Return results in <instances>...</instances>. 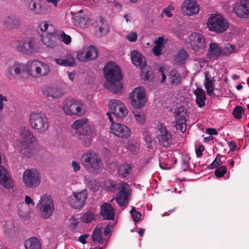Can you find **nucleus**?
Instances as JSON below:
<instances>
[{
  "label": "nucleus",
  "mask_w": 249,
  "mask_h": 249,
  "mask_svg": "<svg viewBox=\"0 0 249 249\" xmlns=\"http://www.w3.org/2000/svg\"><path fill=\"white\" fill-rule=\"evenodd\" d=\"M190 158L187 155H184L182 156L181 161V167L184 171H186L189 169L190 164L189 161Z\"/></svg>",
  "instance_id": "obj_45"
},
{
  "label": "nucleus",
  "mask_w": 249,
  "mask_h": 249,
  "mask_svg": "<svg viewBox=\"0 0 249 249\" xmlns=\"http://www.w3.org/2000/svg\"><path fill=\"white\" fill-rule=\"evenodd\" d=\"M21 141L20 145L17 137L12 135L10 137V142L18 149L21 155L25 158H32L36 153V146L37 140L30 130L26 127H22L19 130Z\"/></svg>",
  "instance_id": "obj_2"
},
{
  "label": "nucleus",
  "mask_w": 249,
  "mask_h": 249,
  "mask_svg": "<svg viewBox=\"0 0 249 249\" xmlns=\"http://www.w3.org/2000/svg\"><path fill=\"white\" fill-rule=\"evenodd\" d=\"M186 45L194 52H199L206 47L205 38L204 36L198 33L194 32L191 34L185 39Z\"/></svg>",
  "instance_id": "obj_11"
},
{
  "label": "nucleus",
  "mask_w": 249,
  "mask_h": 249,
  "mask_svg": "<svg viewBox=\"0 0 249 249\" xmlns=\"http://www.w3.org/2000/svg\"><path fill=\"white\" fill-rule=\"evenodd\" d=\"M96 130L93 125L86 124L85 126L82 128V132H79V135L92 137V138H93L96 135Z\"/></svg>",
  "instance_id": "obj_35"
},
{
  "label": "nucleus",
  "mask_w": 249,
  "mask_h": 249,
  "mask_svg": "<svg viewBox=\"0 0 249 249\" xmlns=\"http://www.w3.org/2000/svg\"><path fill=\"white\" fill-rule=\"evenodd\" d=\"M14 49L18 53L25 55H35L40 52L39 43L33 37L22 38L16 40Z\"/></svg>",
  "instance_id": "obj_5"
},
{
  "label": "nucleus",
  "mask_w": 249,
  "mask_h": 249,
  "mask_svg": "<svg viewBox=\"0 0 249 249\" xmlns=\"http://www.w3.org/2000/svg\"><path fill=\"white\" fill-rule=\"evenodd\" d=\"M0 184L9 189L13 187V182L10 175L5 167L0 165Z\"/></svg>",
  "instance_id": "obj_22"
},
{
  "label": "nucleus",
  "mask_w": 249,
  "mask_h": 249,
  "mask_svg": "<svg viewBox=\"0 0 249 249\" xmlns=\"http://www.w3.org/2000/svg\"><path fill=\"white\" fill-rule=\"evenodd\" d=\"M166 69V67H164V66L160 67L159 69V71L160 73L162 78L161 80V83H164L165 81V80L166 79V76L164 73V70Z\"/></svg>",
  "instance_id": "obj_61"
},
{
  "label": "nucleus",
  "mask_w": 249,
  "mask_h": 249,
  "mask_svg": "<svg viewBox=\"0 0 249 249\" xmlns=\"http://www.w3.org/2000/svg\"><path fill=\"white\" fill-rule=\"evenodd\" d=\"M171 154L167 155L165 152H162L159 158L160 166L162 169H170L174 162L173 159L171 158Z\"/></svg>",
  "instance_id": "obj_28"
},
{
  "label": "nucleus",
  "mask_w": 249,
  "mask_h": 249,
  "mask_svg": "<svg viewBox=\"0 0 249 249\" xmlns=\"http://www.w3.org/2000/svg\"><path fill=\"white\" fill-rule=\"evenodd\" d=\"M54 27L47 21H41L38 23L37 28V32L41 35H45L47 33L54 32Z\"/></svg>",
  "instance_id": "obj_31"
},
{
  "label": "nucleus",
  "mask_w": 249,
  "mask_h": 249,
  "mask_svg": "<svg viewBox=\"0 0 249 249\" xmlns=\"http://www.w3.org/2000/svg\"><path fill=\"white\" fill-rule=\"evenodd\" d=\"M130 213L131 214L132 218L135 222H138L140 220L141 216V213L136 211L134 207H132Z\"/></svg>",
  "instance_id": "obj_53"
},
{
  "label": "nucleus",
  "mask_w": 249,
  "mask_h": 249,
  "mask_svg": "<svg viewBox=\"0 0 249 249\" xmlns=\"http://www.w3.org/2000/svg\"><path fill=\"white\" fill-rule=\"evenodd\" d=\"M39 211V216L43 219H48L53 215L54 211V202L52 197L48 195L44 194L40 196L36 205Z\"/></svg>",
  "instance_id": "obj_8"
},
{
  "label": "nucleus",
  "mask_w": 249,
  "mask_h": 249,
  "mask_svg": "<svg viewBox=\"0 0 249 249\" xmlns=\"http://www.w3.org/2000/svg\"><path fill=\"white\" fill-rule=\"evenodd\" d=\"M18 75L26 74L29 77L37 78L45 77L49 74L51 68L49 65L38 59H32L26 63L15 62L12 66H8L5 72L6 77L9 79L14 77V74Z\"/></svg>",
  "instance_id": "obj_1"
},
{
  "label": "nucleus",
  "mask_w": 249,
  "mask_h": 249,
  "mask_svg": "<svg viewBox=\"0 0 249 249\" xmlns=\"http://www.w3.org/2000/svg\"><path fill=\"white\" fill-rule=\"evenodd\" d=\"M196 96V102L199 107H202L205 105L206 95L204 91L201 89L197 88L194 91Z\"/></svg>",
  "instance_id": "obj_36"
},
{
  "label": "nucleus",
  "mask_w": 249,
  "mask_h": 249,
  "mask_svg": "<svg viewBox=\"0 0 249 249\" xmlns=\"http://www.w3.org/2000/svg\"><path fill=\"white\" fill-rule=\"evenodd\" d=\"M140 68L142 69V79L145 81H152L154 78V73L151 69L146 65Z\"/></svg>",
  "instance_id": "obj_38"
},
{
  "label": "nucleus",
  "mask_w": 249,
  "mask_h": 249,
  "mask_svg": "<svg viewBox=\"0 0 249 249\" xmlns=\"http://www.w3.org/2000/svg\"><path fill=\"white\" fill-rule=\"evenodd\" d=\"M8 22H11L13 25L12 28H17L21 24L20 20L18 18L16 17L9 18Z\"/></svg>",
  "instance_id": "obj_54"
},
{
  "label": "nucleus",
  "mask_w": 249,
  "mask_h": 249,
  "mask_svg": "<svg viewBox=\"0 0 249 249\" xmlns=\"http://www.w3.org/2000/svg\"><path fill=\"white\" fill-rule=\"evenodd\" d=\"M176 118V126L178 129L184 133L185 132L187 127L186 113V111L183 107H179L174 112Z\"/></svg>",
  "instance_id": "obj_19"
},
{
  "label": "nucleus",
  "mask_w": 249,
  "mask_h": 249,
  "mask_svg": "<svg viewBox=\"0 0 249 249\" xmlns=\"http://www.w3.org/2000/svg\"><path fill=\"white\" fill-rule=\"evenodd\" d=\"M168 76L172 85H178L180 83L181 77L177 70L172 69L170 71Z\"/></svg>",
  "instance_id": "obj_39"
},
{
  "label": "nucleus",
  "mask_w": 249,
  "mask_h": 249,
  "mask_svg": "<svg viewBox=\"0 0 249 249\" xmlns=\"http://www.w3.org/2000/svg\"><path fill=\"white\" fill-rule=\"evenodd\" d=\"M244 113L245 109L241 106H236L233 110V116L237 119H241Z\"/></svg>",
  "instance_id": "obj_48"
},
{
  "label": "nucleus",
  "mask_w": 249,
  "mask_h": 249,
  "mask_svg": "<svg viewBox=\"0 0 249 249\" xmlns=\"http://www.w3.org/2000/svg\"><path fill=\"white\" fill-rule=\"evenodd\" d=\"M135 118L140 124H142L145 122V113L143 111L135 110L133 111Z\"/></svg>",
  "instance_id": "obj_42"
},
{
  "label": "nucleus",
  "mask_w": 249,
  "mask_h": 249,
  "mask_svg": "<svg viewBox=\"0 0 249 249\" xmlns=\"http://www.w3.org/2000/svg\"><path fill=\"white\" fill-rule=\"evenodd\" d=\"M87 198V191L83 190L80 192H73L68 198V202L71 207L79 209L85 206Z\"/></svg>",
  "instance_id": "obj_13"
},
{
  "label": "nucleus",
  "mask_w": 249,
  "mask_h": 249,
  "mask_svg": "<svg viewBox=\"0 0 249 249\" xmlns=\"http://www.w3.org/2000/svg\"><path fill=\"white\" fill-rule=\"evenodd\" d=\"M221 51L223 55L229 56L235 52V47L230 43H227L224 45Z\"/></svg>",
  "instance_id": "obj_46"
},
{
  "label": "nucleus",
  "mask_w": 249,
  "mask_h": 249,
  "mask_svg": "<svg viewBox=\"0 0 249 249\" xmlns=\"http://www.w3.org/2000/svg\"><path fill=\"white\" fill-rule=\"evenodd\" d=\"M126 38L130 42H135L137 40L138 35L136 32H131L127 35Z\"/></svg>",
  "instance_id": "obj_58"
},
{
  "label": "nucleus",
  "mask_w": 249,
  "mask_h": 249,
  "mask_svg": "<svg viewBox=\"0 0 249 249\" xmlns=\"http://www.w3.org/2000/svg\"><path fill=\"white\" fill-rule=\"evenodd\" d=\"M100 213L105 219L113 220L115 209L109 203H105L101 206Z\"/></svg>",
  "instance_id": "obj_27"
},
{
  "label": "nucleus",
  "mask_w": 249,
  "mask_h": 249,
  "mask_svg": "<svg viewBox=\"0 0 249 249\" xmlns=\"http://www.w3.org/2000/svg\"><path fill=\"white\" fill-rule=\"evenodd\" d=\"M119 190V192L116 198L117 202L121 206H125L130 195L129 186L126 183L122 182L120 184Z\"/></svg>",
  "instance_id": "obj_20"
},
{
  "label": "nucleus",
  "mask_w": 249,
  "mask_h": 249,
  "mask_svg": "<svg viewBox=\"0 0 249 249\" xmlns=\"http://www.w3.org/2000/svg\"><path fill=\"white\" fill-rule=\"evenodd\" d=\"M89 60L95 59L98 55V51L96 48L93 46L85 47Z\"/></svg>",
  "instance_id": "obj_40"
},
{
  "label": "nucleus",
  "mask_w": 249,
  "mask_h": 249,
  "mask_svg": "<svg viewBox=\"0 0 249 249\" xmlns=\"http://www.w3.org/2000/svg\"><path fill=\"white\" fill-rule=\"evenodd\" d=\"M61 40L66 44H69L71 42V38L69 35H66L64 32L60 34Z\"/></svg>",
  "instance_id": "obj_55"
},
{
  "label": "nucleus",
  "mask_w": 249,
  "mask_h": 249,
  "mask_svg": "<svg viewBox=\"0 0 249 249\" xmlns=\"http://www.w3.org/2000/svg\"><path fill=\"white\" fill-rule=\"evenodd\" d=\"M227 172L226 168L224 166H221L217 168L214 172L215 175L218 177H222Z\"/></svg>",
  "instance_id": "obj_52"
},
{
  "label": "nucleus",
  "mask_w": 249,
  "mask_h": 249,
  "mask_svg": "<svg viewBox=\"0 0 249 249\" xmlns=\"http://www.w3.org/2000/svg\"><path fill=\"white\" fill-rule=\"evenodd\" d=\"M131 170L132 166L130 164L126 162H123L120 164L118 166L117 172L120 176L125 177L128 176Z\"/></svg>",
  "instance_id": "obj_37"
},
{
  "label": "nucleus",
  "mask_w": 249,
  "mask_h": 249,
  "mask_svg": "<svg viewBox=\"0 0 249 249\" xmlns=\"http://www.w3.org/2000/svg\"><path fill=\"white\" fill-rule=\"evenodd\" d=\"M110 132L119 138L127 139L131 134L130 128L126 125L117 123H113L110 126Z\"/></svg>",
  "instance_id": "obj_17"
},
{
  "label": "nucleus",
  "mask_w": 249,
  "mask_h": 249,
  "mask_svg": "<svg viewBox=\"0 0 249 249\" xmlns=\"http://www.w3.org/2000/svg\"><path fill=\"white\" fill-rule=\"evenodd\" d=\"M7 102V98L5 96L0 94V110L3 109L5 104Z\"/></svg>",
  "instance_id": "obj_59"
},
{
  "label": "nucleus",
  "mask_w": 249,
  "mask_h": 249,
  "mask_svg": "<svg viewBox=\"0 0 249 249\" xmlns=\"http://www.w3.org/2000/svg\"><path fill=\"white\" fill-rule=\"evenodd\" d=\"M22 181L24 186L26 188H36L39 186L41 182V174L35 168L27 169L22 174Z\"/></svg>",
  "instance_id": "obj_9"
},
{
  "label": "nucleus",
  "mask_w": 249,
  "mask_h": 249,
  "mask_svg": "<svg viewBox=\"0 0 249 249\" xmlns=\"http://www.w3.org/2000/svg\"><path fill=\"white\" fill-rule=\"evenodd\" d=\"M41 36L43 44L47 48H53L57 46L58 40L55 31Z\"/></svg>",
  "instance_id": "obj_21"
},
{
  "label": "nucleus",
  "mask_w": 249,
  "mask_h": 249,
  "mask_svg": "<svg viewBox=\"0 0 249 249\" xmlns=\"http://www.w3.org/2000/svg\"><path fill=\"white\" fill-rule=\"evenodd\" d=\"M44 95L53 99H59L64 94L63 89L58 87H47L43 91Z\"/></svg>",
  "instance_id": "obj_23"
},
{
  "label": "nucleus",
  "mask_w": 249,
  "mask_h": 249,
  "mask_svg": "<svg viewBox=\"0 0 249 249\" xmlns=\"http://www.w3.org/2000/svg\"><path fill=\"white\" fill-rule=\"evenodd\" d=\"M167 42V39L164 38V36H160L156 39L154 43L158 47H160L161 49L164 47V44Z\"/></svg>",
  "instance_id": "obj_51"
},
{
  "label": "nucleus",
  "mask_w": 249,
  "mask_h": 249,
  "mask_svg": "<svg viewBox=\"0 0 249 249\" xmlns=\"http://www.w3.org/2000/svg\"><path fill=\"white\" fill-rule=\"evenodd\" d=\"M180 10L184 16H193L199 13L200 6L196 0H184L180 7Z\"/></svg>",
  "instance_id": "obj_14"
},
{
  "label": "nucleus",
  "mask_w": 249,
  "mask_h": 249,
  "mask_svg": "<svg viewBox=\"0 0 249 249\" xmlns=\"http://www.w3.org/2000/svg\"><path fill=\"white\" fill-rule=\"evenodd\" d=\"M28 122L31 127L37 133H44L49 127L46 115L40 111L31 112L29 115Z\"/></svg>",
  "instance_id": "obj_7"
},
{
  "label": "nucleus",
  "mask_w": 249,
  "mask_h": 249,
  "mask_svg": "<svg viewBox=\"0 0 249 249\" xmlns=\"http://www.w3.org/2000/svg\"><path fill=\"white\" fill-rule=\"evenodd\" d=\"M205 80L204 81V87L206 89L208 95L213 96L214 95V80L210 77L208 72L204 73Z\"/></svg>",
  "instance_id": "obj_29"
},
{
  "label": "nucleus",
  "mask_w": 249,
  "mask_h": 249,
  "mask_svg": "<svg viewBox=\"0 0 249 249\" xmlns=\"http://www.w3.org/2000/svg\"><path fill=\"white\" fill-rule=\"evenodd\" d=\"M29 9L35 14L37 15H45L49 13L52 10L51 6L44 3L42 4L39 0H31L28 4Z\"/></svg>",
  "instance_id": "obj_18"
},
{
  "label": "nucleus",
  "mask_w": 249,
  "mask_h": 249,
  "mask_svg": "<svg viewBox=\"0 0 249 249\" xmlns=\"http://www.w3.org/2000/svg\"><path fill=\"white\" fill-rule=\"evenodd\" d=\"M89 120L86 118H83L75 121L71 125V128L75 131L79 135V132H82V128L88 123Z\"/></svg>",
  "instance_id": "obj_34"
},
{
  "label": "nucleus",
  "mask_w": 249,
  "mask_h": 249,
  "mask_svg": "<svg viewBox=\"0 0 249 249\" xmlns=\"http://www.w3.org/2000/svg\"><path fill=\"white\" fill-rule=\"evenodd\" d=\"M152 51L155 56H159L161 54L162 49L155 45L153 47Z\"/></svg>",
  "instance_id": "obj_63"
},
{
  "label": "nucleus",
  "mask_w": 249,
  "mask_h": 249,
  "mask_svg": "<svg viewBox=\"0 0 249 249\" xmlns=\"http://www.w3.org/2000/svg\"><path fill=\"white\" fill-rule=\"evenodd\" d=\"M71 167L74 172H77L81 169L80 163L74 160L71 161Z\"/></svg>",
  "instance_id": "obj_56"
},
{
  "label": "nucleus",
  "mask_w": 249,
  "mask_h": 249,
  "mask_svg": "<svg viewBox=\"0 0 249 249\" xmlns=\"http://www.w3.org/2000/svg\"><path fill=\"white\" fill-rule=\"evenodd\" d=\"M157 128L158 129L157 139L160 144L165 147L169 146L172 143L171 134L161 123H158Z\"/></svg>",
  "instance_id": "obj_16"
},
{
  "label": "nucleus",
  "mask_w": 249,
  "mask_h": 249,
  "mask_svg": "<svg viewBox=\"0 0 249 249\" xmlns=\"http://www.w3.org/2000/svg\"><path fill=\"white\" fill-rule=\"evenodd\" d=\"M108 31L107 26L106 25H103V26L99 28L98 31L97 32V35L99 36H102L107 33Z\"/></svg>",
  "instance_id": "obj_57"
},
{
  "label": "nucleus",
  "mask_w": 249,
  "mask_h": 249,
  "mask_svg": "<svg viewBox=\"0 0 249 249\" xmlns=\"http://www.w3.org/2000/svg\"><path fill=\"white\" fill-rule=\"evenodd\" d=\"M80 222V217L78 215H74L71 217L68 222L69 228L74 230L78 226Z\"/></svg>",
  "instance_id": "obj_41"
},
{
  "label": "nucleus",
  "mask_w": 249,
  "mask_h": 249,
  "mask_svg": "<svg viewBox=\"0 0 249 249\" xmlns=\"http://www.w3.org/2000/svg\"><path fill=\"white\" fill-rule=\"evenodd\" d=\"M24 247L25 249H41V244L37 238L31 237L25 241Z\"/></svg>",
  "instance_id": "obj_33"
},
{
  "label": "nucleus",
  "mask_w": 249,
  "mask_h": 249,
  "mask_svg": "<svg viewBox=\"0 0 249 249\" xmlns=\"http://www.w3.org/2000/svg\"><path fill=\"white\" fill-rule=\"evenodd\" d=\"M233 11L240 18H249V3H241L233 7Z\"/></svg>",
  "instance_id": "obj_25"
},
{
  "label": "nucleus",
  "mask_w": 249,
  "mask_h": 249,
  "mask_svg": "<svg viewBox=\"0 0 249 249\" xmlns=\"http://www.w3.org/2000/svg\"><path fill=\"white\" fill-rule=\"evenodd\" d=\"M53 61L60 66L74 67L76 64L74 57L71 54H67L61 57L55 58Z\"/></svg>",
  "instance_id": "obj_24"
},
{
  "label": "nucleus",
  "mask_w": 249,
  "mask_h": 249,
  "mask_svg": "<svg viewBox=\"0 0 249 249\" xmlns=\"http://www.w3.org/2000/svg\"><path fill=\"white\" fill-rule=\"evenodd\" d=\"M222 53V51L217 44L211 43L209 45L207 57L210 59H217Z\"/></svg>",
  "instance_id": "obj_30"
},
{
  "label": "nucleus",
  "mask_w": 249,
  "mask_h": 249,
  "mask_svg": "<svg viewBox=\"0 0 249 249\" xmlns=\"http://www.w3.org/2000/svg\"><path fill=\"white\" fill-rule=\"evenodd\" d=\"M76 57L80 61L86 62L89 61L85 47L77 52Z\"/></svg>",
  "instance_id": "obj_44"
},
{
  "label": "nucleus",
  "mask_w": 249,
  "mask_h": 249,
  "mask_svg": "<svg viewBox=\"0 0 249 249\" xmlns=\"http://www.w3.org/2000/svg\"><path fill=\"white\" fill-rule=\"evenodd\" d=\"M131 59L132 63L137 67L142 68L146 65V59L141 53L134 50L131 53Z\"/></svg>",
  "instance_id": "obj_26"
},
{
  "label": "nucleus",
  "mask_w": 249,
  "mask_h": 249,
  "mask_svg": "<svg viewBox=\"0 0 249 249\" xmlns=\"http://www.w3.org/2000/svg\"><path fill=\"white\" fill-rule=\"evenodd\" d=\"M108 107L113 114L118 118L122 119L127 114L126 107L124 103L120 100H111Z\"/></svg>",
  "instance_id": "obj_15"
},
{
  "label": "nucleus",
  "mask_w": 249,
  "mask_h": 249,
  "mask_svg": "<svg viewBox=\"0 0 249 249\" xmlns=\"http://www.w3.org/2000/svg\"><path fill=\"white\" fill-rule=\"evenodd\" d=\"M83 11L80 10L74 18V24L76 26H79L81 28H85L89 20V17L86 15L82 14Z\"/></svg>",
  "instance_id": "obj_32"
},
{
  "label": "nucleus",
  "mask_w": 249,
  "mask_h": 249,
  "mask_svg": "<svg viewBox=\"0 0 249 249\" xmlns=\"http://www.w3.org/2000/svg\"><path fill=\"white\" fill-rule=\"evenodd\" d=\"M130 103L136 108H142L146 104L147 98L143 88H135L129 94Z\"/></svg>",
  "instance_id": "obj_12"
},
{
  "label": "nucleus",
  "mask_w": 249,
  "mask_h": 249,
  "mask_svg": "<svg viewBox=\"0 0 249 249\" xmlns=\"http://www.w3.org/2000/svg\"><path fill=\"white\" fill-rule=\"evenodd\" d=\"M95 218L94 213L90 210L87 211L85 213L82 217V221L84 223H89Z\"/></svg>",
  "instance_id": "obj_47"
},
{
  "label": "nucleus",
  "mask_w": 249,
  "mask_h": 249,
  "mask_svg": "<svg viewBox=\"0 0 249 249\" xmlns=\"http://www.w3.org/2000/svg\"><path fill=\"white\" fill-rule=\"evenodd\" d=\"M229 25L227 19L219 14L211 15L207 22V26L210 30L219 33L225 32Z\"/></svg>",
  "instance_id": "obj_10"
},
{
  "label": "nucleus",
  "mask_w": 249,
  "mask_h": 249,
  "mask_svg": "<svg viewBox=\"0 0 249 249\" xmlns=\"http://www.w3.org/2000/svg\"><path fill=\"white\" fill-rule=\"evenodd\" d=\"M174 33L179 38H182L184 35V31L179 28L173 29Z\"/></svg>",
  "instance_id": "obj_64"
},
{
  "label": "nucleus",
  "mask_w": 249,
  "mask_h": 249,
  "mask_svg": "<svg viewBox=\"0 0 249 249\" xmlns=\"http://www.w3.org/2000/svg\"><path fill=\"white\" fill-rule=\"evenodd\" d=\"M175 9V7L173 5L171 4L169 5L167 7L163 9L161 14V17L163 18L164 16H166L167 18H172L173 16L172 12L174 11Z\"/></svg>",
  "instance_id": "obj_43"
},
{
  "label": "nucleus",
  "mask_w": 249,
  "mask_h": 249,
  "mask_svg": "<svg viewBox=\"0 0 249 249\" xmlns=\"http://www.w3.org/2000/svg\"><path fill=\"white\" fill-rule=\"evenodd\" d=\"M93 138L92 137H87L85 138L83 142V144L84 147H89L91 144V142L92 141Z\"/></svg>",
  "instance_id": "obj_62"
},
{
  "label": "nucleus",
  "mask_w": 249,
  "mask_h": 249,
  "mask_svg": "<svg viewBox=\"0 0 249 249\" xmlns=\"http://www.w3.org/2000/svg\"><path fill=\"white\" fill-rule=\"evenodd\" d=\"M102 230L101 228L96 227L92 234V239L94 241L100 242L102 239Z\"/></svg>",
  "instance_id": "obj_50"
},
{
  "label": "nucleus",
  "mask_w": 249,
  "mask_h": 249,
  "mask_svg": "<svg viewBox=\"0 0 249 249\" xmlns=\"http://www.w3.org/2000/svg\"><path fill=\"white\" fill-rule=\"evenodd\" d=\"M104 75L106 80L105 87L110 91L118 93L123 88L121 80L122 78L119 67L113 62H108L104 68Z\"/></svg>",
  "instance_id": "obj_3"
},
{
  "label": "nucleus",
  "mask_w": 249,
  "mask_h": 249,
  "mask_svg": "<svg viewBox=\"0 0 249 249\" xmlns=\"http://www.w3.org/2000/svg\"><path fill=\"white\" fill-rule=\"evenodd\" d=\"M188 56V55L186 51L182 50L177 55L176 60L178 63L182 64Z\"/></svg>",
  "instance_id": "obj_49"
},
{
  "label": "nucleus",
  "mask_w": 249,
  "mask_h": 249,
  "mask_svg": "<svg viewBox=\"0 0 249 249\" xmlns=\"http://www.w3.org/2000/svg\"><path fill=\"white\" fill-rule=\"evenodd\" d=\"M81 161L85 168L93 174L103 170V163L100 156L93 150H89L81 157Z\"/></svg>",
  "instance_id": "obj_4"
},
{
  "label": "nucleus",
  "mask_w": 249,
  "mask_h": 249,
  "mask_svg": "<svg viewBox=\"0 0 249 249\" xmlns=\"http://www.w3.org/2000/svg\"><path fill=\"white\" fill-rule=\"evenodd\" d=\"M222 163V162L220 161V159L217 160V157H216L214 161L209 165L208 168L210 169H213L214 168L216 167L220 164Z\"/></svg>",
  "instance_id": "obj_60"
},
{
  "label": "nucleus",
  "mask_w": 249,
  "mask_h": 249,
  "mask_svg": "<svg viewBox=\"0 0 249 249\" xmlns=\"http://www.w3.org/2000/svg\"><path fill=\"white\" fill-rule=\"evenodd\" d=\"M61 108L65 114L69 116L83 117L87 111L86 106L82 102L72 98L65 99Z\"/></svg>",
  "instance_id": "obj_6"
}]
</instances>
